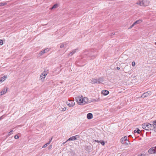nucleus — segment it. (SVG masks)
Instances as JSON below:
<instances>
[{"label": "nucleus", "mask_w": 156, "mask_h": 156, "mask_svg": "<svg viewBox=\"0 0 156 156\" xmlns=\"http://www.w3.org/2000/svg\"><path fill=\"white\" fill-rule=\"evenodd\" d=\"M109 91L107 90H103L102 91L101 94L104 95H107L109 94Z\"/></svg>", "instance_id": "nucleus-13"}, {"label": "nucleus", "mask_w": 156, "mask_h": 156, "mask_svg": "<svg viewBox=\"0 0 156 156\" xmlns=\"http://www.w3.org/2000/svg\"><path fill=\"white\" fill-rule=\"evenodd\" d=\"M66 104L70 107H73L75 105V103L74 101L70 100H69L68 101H67Z\"/></svg>", "instance_id": "nucleus-5"}, {"label": "nucleus", "mask_w": 156, "mask_h": 156, "mask_svg": "<svg viewBox=\"0 0 156 156\" xmlns=\"http://www.w3.org/2000/svg\"><path fill=\"white\" fill-rule=\"evenodd\" d=\"M8 88H5L3 89L0 92V95H3L4 94H5L7 92Z\"/></svg>", "instance_id": "nucleus-10"}, {"label": "nucleus", "mask_w": 156, "mask_h": 156, "mask_svg": "<svg viewBox=\"0 0 156 156\" xmlns=\"http://www.w3.org/2000/svg\"><path fill=\"white\" fill-rule=\"evenodd\" d=\"M52 147V145H50L48 147V149H49V150L51 149Z\"/></svg>", "instance_id": "nucleus-32"}, {"label": "nucleus", "mask_w": 156, "mask_h": 156, "mask_svg": "<svg viewBox=\"0 0 156 156\" xmlns=\"http://www.w3.org/2000/svg\"><path fill=\"white\" fill-rule=\"evenodd\" d=\"M44 50H45V53L47 51H48V50L47 51V49H46Z\"/></svg>", "instance_id": "nucleus-38"}, {"label": "nucleus", "mask_w": 156, "mask_h": 156, "mask_svg": "<svg viewBox=\"0 0 156 156\" xmlns=\"http://www.w3.org/2000/svg\"><path fill=\"white\" fill-rule=\"evenodd\" d=\"M67 43H64L60 45V47L61 48H65L66 46Z\"/></svg>", "instance_id": "nucleus-18"}, {"label": "nucleus", "mask_w": 156, "mask_h": 156, "mask_svg": "<svg viewBox=\"0 0 156 156\" xmlns=\"http://www.w3.org/2000/svg\"><path fill=\"white\" fill-rule=\"evenodd\" d=\"M135 62H133L132 63V65L133 66H135Z\"/></svg>", "instance_id": "nucleus-29"}, {"label": "nucleus", "mask_w": 156, "mask_h": 156, "mask_svg": "<svg viewBox=\"0 0 156 156\" xmlns=\"http://www.w3.org/2000/svg\"><path fill=\"white\" fill-rule=\"evenodd\" d=\"M48 145H49V143H47L45 144L44 145L42 146V148H44L47 147Z\"/></svg>", "instance_id": "nucleus-23"}, {"label": "nucleus", "mask_w": 156, "mask_h": 156, "mask_svg": "<svg viewBox=\"0 0 156 156\" xmlns=\"http://www.w3.org/2000/svg\"><path fill=\"white\" fill-rule=\"evenodd\" d=\"M135 25V24L133 23V24L128 28V29H131Z\"/></svg>", "instance_id": "nucleus-28"}, {"label": "nucleus", "mask_w": 156, "mask_h": 156, "mask_svg": "<svg viewBox=\"0 0 156 156\" xmlns=\"http://www.w3.org/2000/svg\"><path fill=\"white\" fill-rule=\"evenodd\" d=\"M66 107H63V108H61V110L62 111H64L66 110Z\"/></svg>", "instance_id": "nucleus-25"}, {"label": "nucleus", "mask_w": 156, "mask_h": 156, "mask_svg": "<svg viewBox=\"0 0 156 156\" xmlns=\"http://www.w3.org/2000/svg\"><path fill=\"white\" fill-rule=\"evenodd\" d=\"M6 4V3H0V6H2Z\"/></svg>", "instance_id": "nucleus-26"}, {"label": "nucleus", "mask_w": 156, "mask_h": 156, "mask_svg": "<svg viewBox=\"0 0 156 156\" xmlns=\"http://www.w3.org/2000/svg\"><path fill=\"white\" fill-rule=\"evenodd\" d=\"M44 53L45 50H43L42 51H41L40 53L38 54V55L39 56H40L43 55Z\"/></svg>", "instance_id": "nucleus-21"}, {"label": "nucleus", "mask_w": 156, "mask_h": 156, "mask_svg": "<svg viewBox=\"0 0 156 156\" xmlns=\"http://www.w3.org/2000/svg\"><path fill=\"white\" fill-rule=\"evenodd\" d=\"M149 1L147 0H141L138 1L136 4L141 6H147L149 4Z\"/></svg>", "instance_id": "nucleus-2"}, {"label": "nucleus", "mask_w": 156, "mask_h": 156, "mask_svg": "<svg viewBox=\"0 0 156 156\" xmlns=\"http://www.w3.org/2000/svg\"><path fill=\"white\" fill-rule=\"evenodd\" d=\"M142 21L143 20L142 19H140L136 21L134 23V24H135V25L140 23L142 22Z\"/></svg>", "instance_id": "nucleus-17"}, {"label": "nucleus", "mask_w": 156, "mask_h": 156, "mask_svg": "<svg viewBox=\"0 0 156 156\" xmlns=\"http://www.w3.org/2000/svg\"><path fill=\"white\" fill-rule=\"evenodd\" d=\"M75 100L79 105H84L89 102L88 98L86 97H83L81 95H79L76 97Z\"/></svg>", "instance_id": "nucleus-1"}, {"label": "nucleus", "mask_w": 156, "mask_h": 156, "mask_svg": "<svg viewBox=\"0 0 156 156\" xmlns=\"http://www.w3.org/2000/svg\"><path fill=\"white\" fill-rule=\"evenodd\" d=\"M98 83H102L104 81V80L103 78L100 77L98 79Z\"/></svg>", "instance_id": "nucleus-12"}, {"label": "nucleus", "mask_w": 156, "mask_h": 156, "mask_svg": "<svg viewBox=\"0 0 156 156\" xmlns=\"http://www.w3.org/2000/svg\"><path fill=\"white\" fill-rule=\"evenodd\" d=\"M3 44V41L2 40H0V45H2Z\"/></svg>", "instance_id": "nucleus-30"}, {"label": "nucleus", "mask_w": 156, "mask_h": 156, "mask_svg": "<svg viewBox=\"0 0 156 156\" xmlns=\"http://www.w3.org/2000/svg\"><path fill=\"white\" fill-rule=\"evenodd\" d=\"M138 156H144V155L141 154L140 155H139Z\"/></svg>", "instance_id": "nucleus-37"}, {"label": "nucleus", "mask_w": 156, "mask_h": 156, "mask_svg": "<svg viewBox=\"0 0 156 156\" xmlns=\"http://www.w3.org/2000/svg\"><path fill=\"white\" fill-rule=\"evenodd\" d=\"M119 69V68L118 67V70Z\"/></svg>", "instance_id": "nucleus-41"}, {"label": "nucleus", "mask_w": 156, "mask_h": 156, "mask_svg": "<svg viewBox=\"0 0 156 156\" xmlns=\"http://www.w3.org/2000/svg\"><path fill=\"white\" fill-rule=\"evenodd\" d=\"M14 138L15 139H18L19 138V136L18 135H16L14 136Z\"/></svg>", "instance_id": "nucleus-31"}, {"label": "nucleus", "mask_w": 156, "mask_h": 156, "mask_svg": "<svg viewBox=\"0 0 156 156\" xmlns=\"http://www.w3.org/2000/svg\"><path fill=\"white\" fill-rule=\"evenodd\" d=\"M2 116H1V117H0V120L2 119Z\"/></svg>", "instance_id": "nucleus-40"}, {"label": "nucleus", "mask_w": 156, "mask_h": 156, "mask_svg": "<svg viewBox=\"0 0 156 156\" xmlns=\"http://www.w3.org/2000/svg\"><path fill=\"white\" fill-rule=\"evenodd\" d=\"M97 101V100L96 99H92L91 100L89 101V103H90L91 102H95Z\"/></svg>", "instance_id": "nucleus-22"}, {"label": "nucleus", "mask_w": 156, "mask_h": 156, "mask_svg": "<svg viewBox=\"0 0 156 156\" xmlns=\"http://www.w3.org/2000/svg\"><path fill=\"white\" fill-rule=\"evenodd\" d=\"M112 35H114V34L113 33H112Z\"/></svg>", "instance_id": "nucleus-42"}, {"label": "nucleus", "mask_w": 156, "mask_h": 156, "mask_svg": "<svg viewBox=\"0 0 156 156\" xmlns=\"http://www.w3.org/2000/svg\"><path fill=\"white\" fill-rule=\"evenodd\" d=\"M91 83H98V79L95 78H92L91 80Z\"/></svg>", "instance_id": "nucleus-15"}, {"label": "nucleus", "mask_w": 156, "mask_h": 156, "mask_svg": "<svg viewBox=\"0 0 156 156\" xmlns=\"http://www.w3.org/2000/svg\"><path fill=\"white\" fill-rule=\"evenodd\" d=\"M76 49L73 50L72 52L69 54V55L70 56H72L73 55L76 53Z\"/></svg>", "instance_id": "nucleus-19"}, {"label": "nucleus", "mask_w": 156, "mask_h": 156, "mask_svg": "<svg viewBox=\"0 0 156 156\" xmlns=\"http://www.w3.org/2000/svg\"><path fill=\"white\" fill-rule=\"evenodd\" d=\"M52 137L51 139L50 140L49 142L48 143H49V144H50V143H51V140H52Z\"/></svg>", "instance_id": "nucleus-34"}, {"label": "nucleus", "mask_w": 156, "mask_h": 156, "mask_svg": "<svg viewBox=\"0 0 156 156\" xmlns=\"http://www.w3.org/2000/svg\"><path fill=\"white\" fill-rule=\"evenodd\" d=\"M151 94V91H148L147 92L144 93L141 96V97L143 98H145L150 96Z\"/></svg>", "instance_id": "nucleus-8"}, {"label": "nucleus", "mask_w": 156, "mask_h": 156, "mask_svg": "<svg viewBox=\"0 0 156 156\" xmlns=\"http://www.w3.org/2000/svg\"><path fill=\"white\" fill-rule=\"evenodd\" d=\"M120 142L123 144H128L129 143L126 136H125L122 138L120 140Z\"/></svg>", "instance_id": "nucleus-4"}, {"label": "nucleus", "mask_w": 156, "mask_h": 156, "mask_svg": "<svg viewBox=\"0 0 156 156\" xmlns=\"http://www.w3.org/2000/svg\"><path fill=\"white\" fill-rule=\"evenodd\" d=\"M152 126H153L152 129H154V130L156 132V120L153 122Z\"/></svg>", "instance_id": "nucleus-11"}, {"label": "nucleus", "mask_w": 156, "mask_h": 156, "mask_svg": "<svg viewBox=\"0 0 156 156\" xmlns=\"http://www.w3.org/2000/svg\"><path fill=\"white\" fill-rule=\"evenodd\" d=\"M7 78V76H4L3 77H1L0 80V83L4 82L6 79Z\"/></svg>", "instance_id": "nucleus-14"}, {"label": "nucleus", "mask_w": 156, "mask_h": 156, "mask_svg": "<svg viewBox=\"0 0 156 156\" xmlns=\"http://www.w3.org/2000/svg\"><path fill=\"white\" fill-rule=\"evenodd\" d=\"M136 131L139 134L140 133V130L138 128H136Z\"/></svg>", "instance_id": "nucleus-24"}, {"label": "nucleus", "mask_w": 156, "mask_h": 156, "mask_svg": "<svg viewBox=\"0 0 156 156\" xmlns=\"http://www.w3.org/2000/svg\"><path fill=\"white\" fill-rule=\"evenodd\" d=\"M94 141L95 142H98V143H100V141H98V140H95Z\"/></svg>", "instance_id": "nucleus-35"}, {"label": "nucleus", "mask_w": 156, "mask_h": 156, "mask_svg": "<svg viewBox=\"0 0 156 156\" xmlns=\"http://www.w3.org/2000/svg\"><path fill=\"white\" fill-rule=\"evenodd\" d=\"M77 137L79 138V136L78 135H76L74 136H73L69 138L67 140V141L70 140H76L77 139Z\"/></svg>", "instance_id": "nucleus-9"}, {"label": "nucleus", "mask_w": 156, "mask_h": 156, "mask_svg": "<svg viewBox=\"0 0 156 156\" xmlns=\"http://www.w3.org/2000/svg\"><path fill=\"white\" fill-rule=\"evenodd\" d=\"M12 130L10 131L8 133V135L10 136V135H11V133L12 132Z\"/></svg>", "instance_id": "nucleus-33"}, {"label": "nucleus", "mask_w": 156, "mask_h": 156, "mask_svg": "<svg viewBox=\"0 0 156 156\" xmlns=\"http://www.w3.org/2000/svg\"><path fill=\"white\" fill-rule=\"evenodd\" d=\"M134 133H137V132L136 131V129L134 131Z\"/></svg>", "instance_id": "nucleus-39"}, {"label": "nucleus", "mask_w": 156, "mask_h": 156, "mask_svg": "<svg viewBox=\"0 0 156 156\" xmlns=\"http://www.w3.org/2000/svg\"><path fill=\"white\" fill-rule=\"evenodd\" d=\"M100 143L103 146H104L105 144V142L103 141H100Z\"/></svg>", "instance_id": "nucleus-27"}, {"label": "nucleus", "mask_w": 156, "mask_h": 156, "mask_svg": "<svg viewBox=\"0 0 156 156\" xmlns=\"http://www.w3.org/2000/svg\"><path fill=\"white\" fill-rule=\"evenodd\" d=\"M154 44H155L156 45V42H155V43H154Z\"/></svg>", "instance_id": "nucleus-43"}, {"label": "nucleus", "mask_w": 156, "mask_h": 156, "mask_svg": "<svg viewBox=\"0 0 156 156\" xmlns=\"http://www.w3.org/2000/svg\"><path fill=\"white\" fill-rule=\"evenodd\" d=\"M58 5L57 4H55L52 6V7L50 9L51 10H52L54 9H55V8H57L58 7Z\"/></svg>", "instance_id": "nucleus-20"}, {"label": "nucleus", "mask_w": 156, "mask_h": 156, "mask_svg": "<svg viewBox=\"0 0 156 156\" xmlns=\"http://www.w3.org/2000/svg\"><path fill=\"white\" fill-rule=\"evenodd\" d=\"M148 152L150 154H153L156 153V147H152L149 149Z\"/></svg>", "instance_id": "nucleus-6"}, {"label": "nucleus", "mask_w": 156, "mask_h": 156, "mask_svg": "<svg viewBox=\"0 0 156 156\" xmlns=\"http://www.w3.org/2000/svg\"><path fill=\"white\" fill-rule=\"evenodd\" d=\"M96 57V55H94V56H93L92 57V59H94V58H95V57Z\"/></svg>", "instance_id": "nucleus-36"}, {"label": "nucleus", "mask_w": 156, "mask_h": 156, "mask_svg": "<svg viewBox=\"0 0 156 156\" xmlns=\"http://www.w3.org/2000/svg\"><path fill=\"white\" fill-rule=\"evenodd\" d=\"M142 127L143 129L147 130H151L153 129L152 124H151L147 122L143 124L142 125Z\"/></svg>", "instance_id": "nucleus-3"}, {"label": "nucleus", "mask_w": 156, "mask_h": 156, "mask_svg": "<svg viewBox=\"0 0 156 156\" xmlns=\"http://www.w3.org/2000/svg\"><path fill=\"white\" fill-rule=\"evenodd\" d=\"M93 118V115L91 113H89L87 115V118L88 119H90Z\"/></svg>", "instance_id": "nucleus-16"}, {"label": "nucleus", "mask_w": 156, "mask_h": 156, "mask_svg": "<svg viewBox=\"0 0 156 156\" xmlns=\"http://www.w3.org/2000/svg\"><path fill=\"white\" fill-rule=\"evenodd\" d=\"M47 73L45 71L43 72L41 75L40 78L41 80H44L46 77Z\"/></svg>", "instance_id": "nucleus-7"}]
</instances>
